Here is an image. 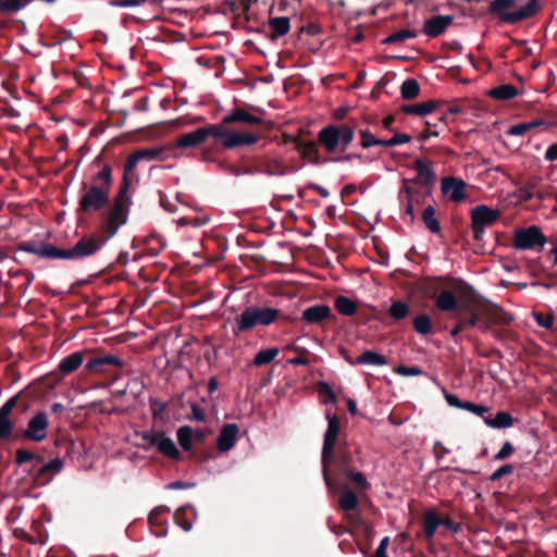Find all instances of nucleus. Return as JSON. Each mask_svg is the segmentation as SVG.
Returning <instances> with one entry per match:
<instances>
[{
  "instance_id": "34",
  "label": "nucleus",
  "mask_w": 557,
  "mask_h": 557,
  "mask_svg": "<svg viewBox=\"0 0 557 557\" xmlns=\"http://www.w3.org/2000/svg\"><path fill=\"white\" fill-rule=\"evenodd\" d=\"M434 109H435V102L425 101V102L405 106L403 108V111L407 114L424 116V115L431 113Z\"/></svg>"
},
{
  "instance_id": "41",
  "label": "nucleus",
  "mask_w": 557,
  "mask_h": 557,
  "mask_svg": "<svg viewBox=\"0 0 557 557\" xmlns=\"http://www.w3.org/2000/svg\"><path fill=\"white\" fill-rule=\"evenodd\" d=\"M32 0H0V11L3 13H13L28 5Z\"/></svg>"
},
{
  "instance_id": "44",
  "label": "nucleus",
  "mask_w": 557,
  "mask_h": 557,
  "mask_svg": "<svg viewBox=\"0 0 557 557\" xmlns=\"http://www.w3.org/2000/svg\"><path fill=\"white\" fill-rule=\"evenodd\" d=\"M360 145L362 148H370L373 146H383V139H377L374 135L368 129L359 131Z\"/></svg>"
},
{
  "instance_id": "24",
  "label": "nucleus",
  "mask_w": 557,
  "mask_h": 557,
  "mask_svg": "<svg viewBox=\"0 0 557 557\" xmlns=\"http://www.w3.org/2000/svg\"><path fill=\"white\" fill-rule=\"evenodd\" d=\"M414 169L418 173L417 181L429 185L435 181V173L432 170L431 165L422 159H417L414 161Z\"/></svg>"
},
{
  "instance_id": "23",
  "label": "nucleus",
  "mask_w": 557,
  "mask_h": 557,
  "mask_svg": "<svg viewBox=\"0 0 557 557\" xmlns=\"http://www.w3.org/2000/svg\"><path fill=\"white\" fill-rule=\"evenodd\" d=\"M84 361V355L81 351H75L61 360L59 363V371L63 375L71 374L77 370Z\"/></svg>"
},
{
  "instance_id": "38",
  "label": "nucleus",
  "mask_w": 557,
  "mask_h": 557,
  "mask_svg": "<svg viewBox=\"0 0 557 557\" xmlns=\"http://www.w3.org/2000/svg\"><path fill=\"white\" fill-rule=\"evenodd\" d=\"M280 354V349L276 347L262 349L255 355L253 364L261 367L273 361Z\"/></svg>"
},
{
  "instance_id": "11",
  "label": "nucleus",
  "mask_w": 557,
  "mask_h": 557,
  "mask_svg": "<svg viewBox=\"0 0 557 557\" xmlns=\"http://www.w3.org/2000/svg\"><path fill=\"white\" fill-rule=\"evenodd\" d=\"M546 244V237L540 227L533 225L527 228H518L513 232V247L520 250L542 248Z\"/></svg>"
},
{
  "instance_id": "1",
  "label": "nucleus",
  "mask_w": 557,
  "mask_h": 557,
  "mask_svg": "<svg viewBox=\"0 0 557 557\" xmlns=\"http://www.w3.org/2000/svg\"><path fill=\"white\" fill-rule=\"evenodd\" d=\"M112 183V169L106 164L101 171L92 175L89 184H83L79 210L89 213L103 209L109 201Z\"/></svg>"
},
{
  "instance_id": "33",
  "label": "nucleus",
  "mask_w": 557,
  "mask_h": 557,
  "mask_svg": "<svg viewBox=\"0 0 557 557\" xmlns=\"http://www.w3.org/2000/svg\"><path fill=\"white\" fill-rule=\"evenodd\" d=\"M335 309L344 315H354L357 311V305L346 296H338L334 301Z\"/></svg>"
},
{
  "instance_id": "53",
  "label": "nucleus",
  "mask_w": 557,
  "mask_h": 557,
  "mask_svg": "<svg viewBox=\"0 0 557 557\" xmlns=\"http://www.w3.org/2000/svg\"><path fill=\"white\" fill-rule=\"evenodd\" d=\"M186 513V508H181L174 513V520L177 525H180L184 531H189L193 528V520H185L184 515Z\"/></svg>"
},
{
  "instance_id": "29",
  "label": "nucleus",
  "mask_w": 557,
  "mask_h": 557,
  "mask_svg": "<svg viewBox=\"0 0 557 557\" xmlns=\"http://www.w3.org/2000/svg\"><path fill=\"white\" fill-rule=\"evenodd\" d=\"M487 94L497 100H508L515 98L518 95V90L510 84H504L492 88Z\"/></svg>"
},
{
  "instance_id": "15",
  "label": "nucleus",
  "mask_w": 557,
  "mask_h": 557,
  "mask_svg": "<svg viewBox=\"0 0 557 557\" xmlns=\"http://www.w3.org/2000/svg\"><path fill=\"white\" fill-rule=\"evenodd\" d=\"M162 153L160 148L141 149L132 153L124 165V183L128 184L127 173L132 172L140 160H154L158 159Z\"/></svg>"
},
{
  "instance_id": "57",
  "label": "nucleus",
  "mask_w": 557,
  "mask_h": 557,
  "mask_svg": "<svg viewBox=\"0 0 557 557\" xmlns=\"http://www.w3.org/2000/svg\"><path fill=\"white\" fill-rule=\"evenodd\" d=\"M534 318H535V321L537 322V324L545 329H550L553 326L554 320L550 314L543 315L541 313H535Z\"/></svg>"
},
{
  "instance_id": "60",
  "label": "nucleus",
  "mask_w": 557,
  "mask_h": 557,
  "mask_svg": "<svg viewBox=\"0 0 557 557\" xmlns=\"http://www.w3.org/2000/svg\"><path fill=\"white\" fill-rule=\"evenodd\" d=\"M110 4L112 7H119V8H133V7H137L139 4V0H114V1H111Z\"/></svg>"
},
{
  "instance_id": "9",
  "label": "nucleus",
  "mask_w": 557,
  "mask_h": 557,
  "mask_svg": "<svg viewBox=\"0 0 557 557\" xmlns=\"http://www.w3.org/2000/svg\"><path fill=\"white\" fill-rule=\"evenodd\" d=\"M502 215L500 210L480 205L471 210V226L475 240H482L485 230L495 224Z\"/></svg>"
},
{
  "instance_id": "46",
  "label": "nucleus",
  "mask_w": 557,
  "mask_h": 557,
  "mask_svg": "<svg viewBox=\"0 0 557 557\" xmlns=\"http://www.w3.org/2000/svg\"><path fill=\"white\" fill-rule=\"evenodd\" d=\"M346 476L351 480L360 491H366L370 487V483L359 471L349 470L346 472Z\"/></svg>"
},
{
  "instance_id": "13",
  "label": "nucleus",
  "mask_w": 557,
  "mask_h": 557,
  "mask_svg": "<svg viewBox=\"0 0 557 557\" xmlns=\"http://www.w3.org/2000/svg\"><path fill=\"white\" fill-rule=\"evenodd\" d=\"M48 426L49 421L47 413L39 411L28 421L23 436L34 442H41L47 437Z\"/></svg>"
},
{
  "instance_id": "17",
  "label": "nucleus",
  "mask_w": 557,
  "mask_h": 557,
  "mask_svg": "<svg viewBox=\"0 0 557 557\" xmlns=\"http://www.w3.org/2000/svg\"><path fill=\"white\" fill-rule=\"evenodd\" d=\"M451 15H435L423 24V33L429 37H437L453 23Z\"/></svg>"
},
{
  "instance_id": "51",
  "label": "nucleus",
  "mask_w": 557,
  "mask_h": 557,
  "mask_svg": "<svg viewBox=\"0 0 557 557\" xmlns=\"http://www.w3.org/2000/svg\"><path fill=\"white\" fill-rule=\"evenodd\" d=\"M411 140V137L407 134H396L388 139H383V147H394L403 144H407Z\"/></svg>"
},
{
  "instance_id": "43",
  "label": "nucleus",
  "mask_w": 557,
  "mask_h": 557,
  "mask_svg": "<svg viewBox=\"0 0 557 557\" xmlns=\"http://www.w3.org/2000/svg\"><path fill=\"white\" fill-rule=\"evenodd\" d=\"M413 327L417 333L421 335H426L432 331L431 319L426 314H419L413 320Z\"/></svg>"
},
{
  "instance_id": "28",
  "label": "nucleus",
  "mask_w": 557,
  "mask_h": 557,
  "mask_svg": "<svg viewBox=\"0 0 557 557\" xmlns=\"http://www.w3.org/2000/svg\"><path fill=\"white\" fill-rule=\"evenodd\" d=\"M442 524V519L433 510H428L423 517V530L429 539H432Z\"/></svg>"
},
{
  "instance_id": "18",
  "label": "nucleus",
  "mask_w": 557,
  "mask_h": 557,
  "mask_svg": "<svg viewBox=\"0 0 557 557\" xmlns=\"http://www.w3.org/2000/svg\"><path fill=\"white\" fill-rule=\"evenodd\" d=\"M223 124H233L237 122L246 123V124H261L262 119L250 114L248 111L242 108L232 109L227 114H225L222 119Z\"/></svg>"
},
{
  "instance_id": "59",
  "label": "nucleus",
  "mask_w": 557,
  "mask_h": 557,
  "mask_svg": "<svg viewBox=\"0 0 557 557\" xmlns=\"http://www.w3.org/2000/svg\"><path fill=\"white\" fill-rule=\"evenodd\" d=\"M191 419L194 420H197V421H205L206 420V413L203 411V409L194 404L191 405V416H190Z\"/></svg>"
},
{
  "instance_id": "5",
  "label": "nucleus",
  "mask_w": 557,
  "mask_h": 557,
  "mask_svg": "<svg viewBox=\"0 0 557 557\" xmlns=\"http://www.w3.org/2000/svg\"><path fill=\"white\" fill-rule=\"evenodd\" d=\"M475 304L476 299L462 285H456L453 290H442L435 300L436 308L444 312L457 309L473 311Z\"/></svg>"
},
{
  "instance_id": "19",
  "label": "nucleus",
  "mask_w": 557,
  "mask_h": 557,
  "mask_svg": "<svg viewBox=\"0 0 557 557\" xmlns=\"http://www.w3.org/2000/svg\"><path fill=\"white\" fill-rule=\"evenodd\" d=\"M15 406V398H10L0 408V440L5 438L12 432L13 425L10 421V414Z\"/></svg>"
},
{
  "instance_id": "54",
  "label": "nucleus",
  "mask_w": 557,
  "mask_h": 557,
  "mask_svg": "<svg viewBox=\"0 0 557 557\" xmlns=\"http://www.w3.org/2000/svg\"><path fill=\"white\" fill-rule=\"evenodd\" d=\"M163 512H169V508L168 507H158V508H154L150 515H149V522H150V525L151 527H156L158 524H160L162 522L161 520V516Z\"/></svg>"
},
{
  "instance_id": "62",
  "label": "nucleus",
  "mask_w": 557,
  "mask_h": 557,
  "mask_svg": "<svg viewBox=\"0 0 557 557\" xmlns=\"http://www.w3.org/2000/svg\"><path fill=\"white\" fill-rule=\"evenodd\" d=\"M208 222H209L208 215L197 216V218L190 219V226L200 227V226H203L205 224H207Z\"/></svg>"
},
{
  "instance_id": "56",
  "label": "nucleus",
  "mask_w": 557,
  "mask_h": 557,
  "mask_svg": "<svg viewBox=\"0 0 557 557\" xmlns=\"http://www.w3.org/2000/svg\"><path fill=\"white\" fill-rule=\"evenodd\" d=\"M513 472V467L511 465H504L499 467L492 475L491 480L496 481L499 480L502 476L511 474Z\"/></svg>"
},
{
  "instance_id": "36",
  "label": "nucleus",
  "mask_w": 557,
  "mask_h": 557,
  "mask_svg": "<svg viewBox=\"0 0 557 557\" xmlns=\"http://www.w3.org/2000/svg\"><path fill=\"white\" fill-rule=\"evenodd\" d=\"M422 220H423V223L425 224L426 228L431 233H434V234L440 233V231H441L440 222L436 219L435 209L432 206H428L426 208H424V210L422 212Z\"/></svg>"
},
{
  "instance_id": "32",
  "label": "nucleus",
  "mask_w": 557,
  "mask_h": 557,
  "mask_svg": "<svg viewBox=\"0 0 557 557\" xmlns=\"http://www.w3.org/2000/svg\"><path fill=\"white\" fill-rule=\"evenodd\" d=\"M297 150L304 159L311 163H319V152L315 143H298Z\"/></svg>"
},
{
  "instance_id": "50",
  "label": "nucleus",
  "mask_w": 557,
  "mask_h": 557,
  "mask_svg": "<svg viewBox=\"0 0 557 557\" xmlns=\"http://www.w3.org/2000/svg\"><path fill=\"white\" fill-rule=\"evenodd\" d=\"M408 305L403 301L394 302L389 308V314L396 320L404 319L408 314Z\"/></svg>"
},
{
  "instance_id": "47",
  "label": "nucleus",
  "mask_w": 557,
  "mask_h": 557,
  "mask_svg": "<svg viewBox=\"0 0 557 557\" xmlns=\"http://www.w3.org/2000/svg\"><path fill=\"white\" fill-rule=\"evenodd\" d=\"M416 34L409 29H401L398 32H395L391 34L388 37H386L383 42L384 44H394V42H401L407 39L414 38Z\"/></svg>"
},
{
  "instance_id": "40",
  "label": "nucleus",
  "mask_w": 557,
  "mask_h": 557,
  "mask_svg": "<svg viewBox=\"0 0 557 557\" xmlns=\"http://www.w3.org/2000/svg\"><path fill=\"white\" fill-rule=\"evenodd\" d=\"M194 432L190 426L184 425L177 430V441L184 450H189L193 446Z\"/></svg>"
},
{
  "instance_id": "6",
  "label": "nucleus",
  "mask_w": 557,
  "mask_h": 557,
  "mask_svg": "<svg viewBox=\"0 0 557 557\" xmlns=\"http://www.w3.org/2000/svg\"><path fill=\"white\" fill-rule=\"evenodd\" d=\"M135 436L143 441L138 443V446L145 450L156 448L160 454L171 459H178L181 456L174 441L161 430L152 429L136 432Z\"/></svg>"
},
{
  "instance_id": "49",
  "label": "nucleus",
  "mask_w": 557,
  "mask_h": 557,
  "mask_svg": "<svg viewBox=\"0 0 557 557\" xmlns=\"http://www.w3.org/2000/svg\"><path fill=\"white\" fill-rule=\"evenodd\" d=\"M15 460H16V463H18V465H24V463H26L28 461H33V460H35L37 463L42 462V458L40 456H37L26 449L16 450Z\"/></svg>"
},
{
  "instance_id": "39",
  "label": "nucleus",
  "mask_w": 557,
  "mask_h": 557,
  "mask_svg": "<svg viewBox=\"0 0 557 557\" xmlns=\"http://www.w3.org/2000/svg\"><path fill=\"white\" fill-rule=\"evenodd\" d=\"M543 124V121H532V122H525V123H519L516 125L510 126L506 131V135L508 136H523L529 131L540 126Z\"/></svg>"
},
{
  "instance_id": "16",
  "label": "nucleus",
  "mask_w": 557,
  "mask_h": 557,
  "mask_svg": "<svg viewBox=\"0 0 557 557\" xmlns=\"http://www.w3.org/2000/svg\"><path fill=\"white\" fill-rule=\"evenodd\" d=\"M239 428L236 423L225 424L218 436V448L221 453L231 450L237 442Z\"/></svg>"
},
{
  "instance_id": "14",
  "label": "nucleus",
  "mask_w": 557,
  "mask_h": 557,
  "mask_svg": "<svg viewBox=\"0 0 557 557\" xmlns=\"http://www.w3.org/2000/svg\"><path fill=\"white\" fill-rule=\"evenodd\" d=\"M441 190L455 202H460L466 198V183L460 178H443L441 182Z\"/></svg>"
},
{
  "instance_id": "2",
  "label": "nucleus",
  "mask_w": 557,
  "mask_h": 557,
  "mask_svg": "<svg viewBox=\"0 0 557 557\" xmlns=\"http://www.w3.org/2000/svg\"><path fill=\"white\" fill-rule=\"evenodd\" d=\"M519 0H491L487 11L500 22L517 24L536 15L542 5L541 0H528L523 5H518Z\"/></svg>"
},
{
  "instance_id": "45",
  "label": "nucleus",
  "mask_w": 557,
  "mask_h": 557,
  "mask_svg": "<svg viewBox=\"0 0 557 557\" xmlns=\"http://www.w3.org/2000/svg\"><path fill=\"white\" fill-rule=\"evenodd\" d=\"M63 468V461L60 458L51 459L44 463L37 471V475H42L46 472H52L53 474L59 473Z\"/></svg>"
},
{
  "instance_id": "20",
  "label": "nucleus",
  "mask_w": 557,
  "mask_h": 557,
  "mask_svg": "<svg viewBox=\"0 0 557 557\" xmlns=\"http://www.w3.org/2000/svg\"><path fill=\"white\" fill-rule=\"evenodd\" d=\"M331 315V308L326 305H315L302 312V319L309 323H320Z\"/></svg>"
},
{
  "instance_id": "42",
  "label": "nucleus",
  "mask_w": 557,
  "mask_h": 557,
  "mask_svg": "<svg viewBox=\"0 0 557 557\" xmlns=\"http://www.w3.org/2000/svg\"><path fill=\"white\" fill-rule=\"evenodd\" d=\"M400 92L405 99L416 98L420 92L419 83L412 78L406 79L401 85Z\"/></svg>"
},
{
  "instance_id": "52",
  "label": "nucleus",
  "mask_w": 557,
  "mask_h": 557,
  "mask_svg": "<svg viewBox=\"0 0 557 557\" xmlns=\"http://www.w3.org/2000/svg\"><path fill=\"white\" fill-rule=\"evenodd\" d=\"M462 409L479 417H482L483 419L485 418L484 414L487 413L490 410L488 407L484 405H476L470 401H465V404L462 405Z\"/></svg>"
},
{
  "instance_id": "61",
  "label": "nucleus",
  "mask_w": 557,
  "mask_h": 557,
  "mask_svg": "<svg viewBox=\"0 0 557 557\" xmlns=\"http://www.w3.org/2000/svg\"><path fill=\"white\" fill-rule=\"evenodd\" d=\"M545 159L547 161H557V143L552 144L545 151Z\"/></svg>"
},
{
  "instance_id": "10",
  "label": "nucleus",
  "mask_w": 557,
  "mask_h": 557,
  "mask_svg": "<svg viewBox=\"0 0 557 557\" xmlns=\"http://www.w3.org/2000/svg\"><path fill=\"white\" fill-rule=\"evenodd\" d=\"M104 233L82 237L73 248L66 249V259H79L95 255L109 240Z\"/></svg>"
},
{
  "instance_id": "37",
  "label": "nucleus",
  "mask_w": 557,
  "mask_h": 557,
  "mask_svg": "<svg viewBox=\"0 0 557 557\" xmlns=\"http://www.w3.org/2000/svg\"><path fill=\"white\" fill-rule=\"evenodd\" d=\"M355 363L359 364H370V366H384L386 363V359L372 350L363 351L355 361Z\"/></svg>"
},
{
  "instance_id": "8",
  "label": "nucleus",
  "mask_w": 557,
  "mask_h": 557,
  "mask_svg": "<svg viewBox=\"0 0 557 557\" xmlns=\"http://www.w3.org/2000/svg\"><path fill=\"white\" fill-rule=\"evenodd\" d=\"M127 185L124 184V188L121 189L119 195L114 198L112 206L107 212V216L100 227V232L107 235V238H112L119 228L127 221V201L125 193Z\"/></svg>"
},
{
  "instance_id": "35",
  "label": "nucleus",
  "mask_w": 557,
  "mask_h": 557,
  "mask_svg": "<svg viewBox=\"0 0 557 557\" xmlns=\"http://www.w3.org/2000/svg\"><path fill=\"white\" fill-rule=\"evenodd\" d=\"M338 505L341 509L345 511L354 510L358 506V497L351 490L344 487L338 499Z\"/></svg>"
},
{
  "instance_id": "55",
  "label": "nucleus",
  "mask_w": 557,
  "mask_h": 557,
  "mask_svg": "<svg viewBox=\"0 0 557 557\" xmlns=\"http://www.w3.org/2000/svg\"><path fill=\"white\" fill-rule=\"evenodd\" d=\"M513 453V446L510 442H505L499 451L494 456L495 460H503Z\"/></svg>"
},
{
  "instance_id": "3",
  "label": "nucleus",
  "mask_w": 557,
  "mask_h": 557,
  "mask_svg": "<svg viewBox=\"0 0 557 557\" xmlns=\"http://www.w3.org/2000/svg\"><path fill=\"white\" fill-rule=\"evenodd\" d=\"M280 310L270 307H247L234 320L233 333L238 335L243 332L252 330L258 325L268 326L276 321Z\"/></svg>"
},
{
  "instance_id": "4",
  "label": "nucleus",
  "mask_w": 557,
  "mask_h": 557,
  "mask_svg": "<svg viewBox=\"0 0 557 557\" xmlns=\"http://www.w3.org/2000/svg\"><path fill=\"white\" fill-rule=\"evenodd\" d=\"M221 124H211L207 127H200L205 134V140L209 136L221 139V145L224 149H234L240 146H251L258 141V136L247 131H232Z\"/></svg>"
},
{
  "instance_id": "7",
  "label": "nucleus",
  "mask_w": 557,
  "mask_h": 557,
  "mask_svg": "<svg viewBox=\"0 0 557 557\" xmlns=\"http://www.w3.org/2000/svg\"><path fill=\"white\" fill-rule=\"evenodd\" d=\"M318 139L330 153L345 151L354 139V129L347 125H329L318 133Z\"/></svg>"
},
{
  "instance_id": "25",
  "label": "nucleus",
  "mask_w": 557,
  "mask_h": 557,
  "mask_svg": "<svg viewBox=\"0 0 557 557\" xmlns=\"http://www.w3.org/2000/svg\"><path fill=\"white\" fill-rule=\"evenodd\" d=\"M484 423L492 429H507L513 425V418L506 411H498L494 418H484Z\"/></svg>"
},
{
  "instance_id": "31",
  "label": "nucleus",
  "mask_w": 557,
  "mask_h": 557,
  "mask_svg": "<svg viewBox=\"0 0 557 557\" xmlns=\"http://www.w3.org/2000/svg\"><path fill=\"white\" fill-rule=\"evenodd\" d=\"M539 181H540L539 177H533V178L529 180L525 183V185L519 187L518 190H517L518 198L521 201H529L530 199H532L535 196L533 190L537 186ZM536 196L540 199H543V195L542 194L536 193Z\"/></svg>"
},
{
  "instance_id": "48",
  "label": "nucleus",
  "mask_w": 557,
  "mask_h": 557,
  "mask_svg": "<svg viewBox=\"0 0 557 557\" xmlns=\"http://www.w3.org/2000/svg\"><path fill=\"white\" fill-rule=\"evenodd\" d=\"M404 193L406 200L405 213L409 216L410 221H412L414 219V194L408 186L404 187Z\"/></svg>"
},
{
  "instance_id": "21",
  "label": "nucleus",
  "mask_w": 557,
  "mask_h": 557,
  "mask_svg": "<svg viewBox=\"0 0 557 557\" xmlns=\"http://www.w3.org/2000/svg\"><path fill=\"white\" fill-rule=\"evenodd\" d=\"M205 141V134H202L201 128H197L178 136L175 146L177 148H196Z\"/></svg>"
},
{
  "instance_id": "27",
  "label": "nucleus",
  "mask_w": 557,
  "mask_h": 557,
  "mask_svg": "<svg viewBox=\"0 0 557 557\" xmlns=\"http://www.w3.org/2000/svg\"><path fill=\"white\" fill-rule=\"evenodd\" d=\"M479 301L476 300L475 309L473 311H468L470 313V318L462 320L458 322L450 331V335L453 337H456L460 332L468 327H473L479 324L480 317H479V309H478Z\"/></svg>"
},
{
  "instance_id": "64",
  "label": "nucleus",
  "mask_w": 557,
  "mask_h": 557,
  "mask_svg": "<svg viewBox=\"0 0 557 557\" xmlns=\"http://www.w3.org/2000/svg\"><path fill=\"white\" fill-rule=\"evenodd\" d=\"M39 246L40 244H33V243H27V244H24L21 249L26 251V252H29V253H33V255H36L38 253V250H39Z\"/></svg>"
},
{
  "instance_id": "12",
  "label": "nucleus",
  "mask_w": 557,
  "mask_h": 557,
  "mask_svg": "<svg viewBox=\"0 0 557 557\" xmlns=\"http://www.w3.org/2000/svg\"><path fill=\"white\" fill-rule=\"evenodd\" d=\"M327 420V429L324 434V441H323V448H322V461L324 466L327 462V459L332 456L336 442L337 436L339 434V421L338 418L335 414L327 413L326 414Z\"/></svg>"
},
{
  "instance_id": "63",
  "label": "nucleus",
  "mask_w": 557,
  "mask_h": 557,
  "mask_svg": "<svg viewBox=\"0 0 557 557\" xmlns=\"http://www.w3.org/2000/svg\"><path fill=\"white\" fill-rule=\"evenodd\" d=\"M446 400L450 406L461 408V409H462V405L465 404V401H460L459 398L453 394H447Z\"/></svg>"
},
{
  "instance_id": "22",
  "label": "nucleus",
  "mask_w": 557,
  "mask_h": 557,
  "mask_svg": "<svg viewBox=\"0 0 557 557\" xmlns=\"http://www.w3.org/2000/svg\"><path fill=\"white\" fill-rule=\"evenodd\" d=\"M106 364H112L120 368L123 366V361L116 356L106 355L90 359L87 362L86 368L91 372H101Z\"/></svg>"
},
{
  "instance_id": "58",
  "label": "nucleus",
  "mask_w": 557,
  "mask_h": 557,
  "mask_svg": "<svg viewBox=\"0 0 557 557\" xmlns=\"http://www.w3.org/2000/svg\"><path fill=\"white\" fill-rule=\"evenodd\" d=\"M397 372L406 376H416L422 373L421 369L418 367H399Z\"/></svg>"
},
{
  "instance_id": "26",
  "label": "nucleus",
  "mask_w": 557,
  "mask_h": 557,
  "mask_svg": "<svg viewBox=\"0 0 557 557\" xmlns=\"http://www.w3.org/2000/svg\"><path fill=\"white\" fill-rule=\"evenodd\" d=\"M269 28L274 38L286 35L290 29V21L288 17H273L269 21Z\"/></svg>"
},
{
  "instance_id": "30",
  "label": "nucleus",
  "mask_w": 557,
  "mask_h": 557,
  "mask_svg": "<svg viewBox=\"0 0 557 557\" xmlns=\"http://www.w3.org/2000/svg\"><path fill=\"white\" fill-rule=\"evenodd\" d=\"M37 256L46 259H66V249H60L51 244L42 243L39 246Z\"/></svg>"
}]
</instances>
